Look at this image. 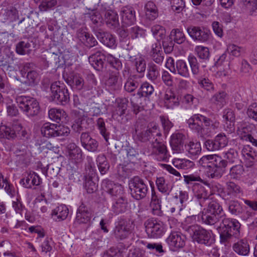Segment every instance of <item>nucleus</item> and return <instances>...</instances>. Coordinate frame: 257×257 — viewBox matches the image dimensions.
Returning <instances> with one entry per match:
<instances>
[{"label": "nucleus", "instance_id": "29", "mask_svg": "<svg viewBox=\"0 0 257 257\" xmlns=\"http://www.w3.org/2000/svg\"><path fill=\"white\" fill-rule=\"evenodd\" d=\"M225 193L230 198L237 197L242 194L240 186L232 181L226 183Z\"/></svg>", "mask_w": 257, "mask_h": 257}, {"label": "nucleus", "instance_id": "13", "mask_svg": "<svg viewBox=\"0 0 257 257\" xmlns=\"http://www.w3.org/2000/svg\"><path fill=\"white\" fill-rule=\"evenodd\" d=\"M152 154L159 161L167 162L169 157L166 146L157 139L152 144Z\"/></svg>", "mask_w": 257, "mask_h": 257}, {"label": "nucleus", "instance_id": "14", "mask_svg": "<svg viewBox=\"0 0 257 257\" xmlns=\"http://www.w3.org/2000/svg\"><path fill=\"white\" fill-rule=\"evenodd\" d=\"M185 136L181 133L173 134L170 141V146L174 153L181 154L184 152Z\"/></svg>", "mask_w": 257, "mask_h": 257}, {"label": "nucleus", "instance_id": "49", "mask_svg": "<svg viewBox=\"0 0 257 257\" xmlns=\"http://www.w3.org/2000/svg\"><path fill=\"white\" fill-rule=\"evenodd\" d=\"M202 120L204 126V128L209 132H214L219 127V122L217 120H213L204 115H203Z\"/></svg>", "mask_w": 257, "mask_h": 257}, {"label": "nucleus", "instance_id": "36", "mask_svg": "<svg viewBox=\"0 0 257 257\" xmlns=\"http://www.w3.org/2000/svg\"><path fill=\"white\" fill-rule=\"evenodd\" d=\"M227 94L220 91L214 94L210 99V102L215 105L217 109L221 108L226 103Z\"/></svg>", "mask_w": 257, "mask_h": 257}, {"label": "nucleus", "instance_id": "40", "mask_svg": "<svg viewBox=\"0 0 257 257\" xmlns=\"http://www.w3.org/2000/svg\"><path fill=\"white\" fill-rule=\"evenodd\" d=\"M156 184L158 190L166 195H169L172 191V187L167 182L163 177L157 178Z\"/></svg>", "mask_w": 257, "mask_h": 257}, {"label": "nucleus", "instance_id": "35", "mask_svg": "<svg viewBox=\"0 0 257 257\" xmlns=\"http://www.w3.org/2000/svg\"><path fill=\"white\" fill-rule=\"evenodd\" d=\"M50 118L57 122H64L67 120L66 113L63 110L57 108H51L49 111Z\"/></svg>", "mask_w": 257, "mask_h": 257}, {"label": "nucleus", "instance_id": "62", "mask_svg": "<svg viewBox=\"0 0 257 257\" xmlns=\"http://www.w3.org/2000/svg\"><path fill=\"white\" fill-rule=\"evenodd\" d=\"M171 9L176 13H181L185 7L184 0H170Z\"/></svg>", "mask_w": 257, "mask_h": 257}, {"label": "nucleus", "instance_id": "51", "mask_svg": "<svg viewBox=\"0 0 257 257\" xmlns=\"http://www.w3.org/2000/svg\"><path fill=\"white\" fill-rule=\"evenodd\" d=\"M188 60L192 74L195 76H198L200 73V69L197 58L194 56L190 55L188 57Z\"/></svg>", "mask_w": 257, "mask_h": 257}, {"label": "nucleus", "instance_id": "63", "mask_svg": "<svg viewBox=\"0 0 257 257\" xmlns=\"http://www.w3.org/2000/svg\"><path fill=\"white\" fill-rule=\"evenodd\" d=\"M227 51L230 55L239 57L242 53L244 52V49L234 44H229L227 46Z\"/></svg>", "mask_w": 257, "mask_h": 257}, {"label": "nucleus", "instance_id": "50", "mask_svg": "<svg viewBox=\"0 0 257 257\" xmlns=\"http://www.w3.org/2000/svg\"><path fill=\"white\" fill-rule=\"evenodd\" d=\"M97 126L99 131L100 134L104 139L107 145L109 144L108 140L109 139V133L107 131L105 127V124L104 119L99 117L97 120Z\"/></svg>", "mask_w": 257, "mask_h": 257}, {"label": "nucleus", "instance_id": "43", "mask_svg": "<svg viewBox=\"0 0 257 257\" xmlns=\"http://www.w3.org/2000/svg\"><path fill=\"white\" fill-rule=\"evenodd\" d=\"M173 165L179 169L188 170L193 168V162L186 159L175 158L173 160Z\"/></svg>", "mask_w": 257, "mask_h": 257}, {"label": "nucleus", "instance_id": "47", "mask_svg": "<svg viewBox=\"0 0 257 257\" xmlns=\"http://www.w3.org/2000/svg\"><path fill=\"white\" fill-rule=\"evenodd\" d=\"M85 178L92 179L96 174V169L93 159L91 157H87V163L85 165Z\"/></svg>", "mask_w": 257, "mask_h": 257}, {"label": "nucleus", "instance_id": "21", "mask_svg": "<svg viewBox=\"0 0 257 257\" xmlns=\"http://www.w3.org/2000/svg\"><path fill=\"white\" fill-rule=\"evenodd\" d=\"M94 32L97 39L104 45L109 48H113L116 46L115 38L112 34L105 32L101 29L94 30Z\"/></svg>", "mask_w": 257, "mask_h": 257}, {"label": "nucleus", "instance_id": "23", "mask_svg": "<svg viewBox=\"0 0 257 257\" xmlns=\"http://www.w3.org/2000/svg\"><path fill=\"white\" fill-rule=\"evenodd\" d=\"M193 190L195 197L199 200L201 206L204 205L205 201L210 199L208 190L202 185L198 183L195 184Z\"/></svg>", "mask_w": 257, "mask_h": 257}, {"label": "nucleus", "instance_id": "41", "mask_svg": "<svg viewBox=\"0 0 257 257\" xmlns=\"http://www.w3.org/2000/svg\"><path fill=\"white\" fill-rule=\"evenodd\" d=\"M17 125L13 127H16ZM16 137V132L14 128L10 126L2 124L0 125V138H6L7 139H13Z\"/></svg>", "mask_w": 257, "mask_h": 257}, {"label": "nucleus", "instance_id": "19", "mask_svg": "<svg viewBox=\"0 0 257 257\" xmlns=\"http://www.w3.org/2000/svg\"><path fill=\"white\" fill-rule=\"evenodd\" d=\"M67 154L68 159L75 163H80L83 160L81 149L74 143H70L68 145Z\"/></svg>", "mask_w": 257, "mask_h": 257}, {"label": "nucleus", "instance_id": "27", "mask_svg": "<svg viewBox=\"0 0 257 257\" xmlns=\"http://www.w3.org/2000/svg\"><path fill=\"white\" fill-rule=\"evenodd\" d=\"M163 99L165 105L168 108H172L179 104L178 98L175 96L174 92L169 88L166 89Z\"/></svg>", "mask_w": 257, "mask_h": 257}, {"label": "nucleus", "instance_id": "18", "mask_svg": "<svg viewBox=\"0 0 257 257\" xmlns=\"http://www.w3.org/2000/svg\"><path fill=\"white\" fill-rule=\"evenodd\" d=\"M233 251L239 256H245L250 253V245L246 238L238 239L232 244Z\"/></svg>", "mask_w": 257, "mask_h": 257}, {"label": "nucleus", "instance_id": "4", "mask_svg": "<svg viewBox=\"0 0 257 257\" xmlns=\"http://www.w3.org/2000/svg\"><path fill=\"white\" fill-rule=\"evenodd\" d=\"M42 135L47 138L67 137L70 130L67 126L50 122L45 123L41 128Z\"/></svg>", "mask_w": 257, "mask_h": 257}, {"label": "nucleus", "instance_id": "64", "mask_svg": "<svg viewBox=\"0 0 257 257\" xmlns=\"http://www.w3.org/2000/svg\"><path fill=\"white\" fill-rule=\"evenodd\" d=\"M246 113L248 116L254 120L257 126V103L254 102L249 105Z\"/></svg>", "mask_w": 257, "mask_h": 257}, {"label": "nucleus", "instance_id": "59", "mask_svg": "<svg viewBox=\"0 0 257 257\" xmlns=\"http://www.w3.org/2000/svg\"><path fill=\"white\" fill-rule=\"evenodd\" d=\"M228 210L232 215H238L242 213L243 208L237 201H231L228 204Z\"/></svg>", "mask_w": 257, "mask_h": 257}, {"label": "nucleus", "instance_id": "34", "mask_svg": "<svg viewBox=\"0 0 257 257\" xmlns=\"http://www.w3.org/2000/svg\"><path fill=\"white\" fill-rule=\"evenodd\" d=\"M185 149L190 157H196L201 152L200 143L196 141L188 142L185 145Z\"/></svg>", "mask_w": 257, "mask_h": 257}, {"label": "nucleus", "instance_id": "48", "mask_svg": "<svg viewBox=\"0 0 257 257\" xmlns=\"http://www.w3.org/2000/svg\"><path fill=\"white\" fill-rule=\"evenodd\" d=\"M128 100L125 98H117L115 99L116 113L119 116L125 113L127 108Z\"/></svg>", "mask_w": 257, "mask_h": 257}, {"label": "nucleus", "instance_id": "17", "mask_svg": "<svg viewBox=\"0 0 257 257\" xmlns=\"http://www.w3.org/2000/svg\"><path fill=\"white\" fill-rule=\"evenodd\" d=\"M82 147L89 152H96L98 150L99 144L87 133H82L80 137Z\"/></svg>", "mask_w": 257, "mask_h": 257}, {"label": "nucleus", "instance_id": "26", "mask_svg": "<svg viewBox=\"0 0 257 257\" xmlns=\"http://www.w3.org/2000/svg\"><path fill=\"white\" fill-rule=\"evenodd\" d=\"M69 214V209L66 205L61 204L54 209L51 212L52 218L55 221L65 220Z\"/></svg>", "mask_w": 257, "mask_h": 257}, {"label": "nucleus", "instance_id": "33", "mask_svg": "<svg viewBox=\"0 0 257 257\" xmlns=\"http://www.w3.org/2000/svg\"><path fill=\"white\" fill-rule=\"evenodd\" d=\"M175 72L173 74H178L184 78H188L190 76L189 68L186 62L183 60H178L176 62Z\"/></svg>", "mask_w": 257, "mask_h": 257}, {"label": "nucleus", "instance_id": "56", "mask_svg": "<svg viewBox=\"0 0 257 257\" xmlns=\"http://www.w3.org/2000/svg\"><path fill=\"white\" fill-rule=\"evenodd\" d=\"M195 52L201 59L206 60L209 59L210 52L208 48L203 46H197L195 48Z\"/></svg>", "mask_w": 257, "mask_h": 257}, {"label": "nucleus", "instance_id": "30", "mask_svg": "<svg viewBox=\"0 0 257 257\" xmlns=\"http://www.w3.org/2000/svg\"><path fill=\"white\" fill-rule=\"evenodd\" d=\"M238 6L243 11L251 15L257 14V1L256 0H239Z\"/></svg>", "mask_w": 257, "mask_h": 257}, {"label": "nucleus", "instance_id": "8", "mask_svg": "<svg viewBox=\"0 0 257 257\" xmlns=\"http://www.w3.org/2000/svg\"><path fill=\"white\" fill-rule=\"evenodd\" d=\"M227 165V161L219 156L206 170V174L210 178H220L224 174Z\"/></svg>", "mask_w": 257, "mask_h": 257}, {"label": "nucleus", "instance_id": "52", "mask_svg": "<svg viewBox=\"0 0 257 257\" xmlns=\"http://www.w3.org/2000/svg\"><path fill=\"white\" fill-rule=\"evenodd\" d=\"M154 91L153 86L150 83L146 82L141 85L138 92V94L142 97H147L152 95Z\"/></svg>", "mask_w": 257, "mask_h": 257}, {"label": "nucleus", "instance_id": "61", "mask_svg": "<svg viewBox=\"0 0 257 257\" xmlns=\"http://www.w3.org/2000/svg\"><path fill=\"white\" fill-rule=\"evenodd\" d=\"M159 75V70L158 67L155 64H149L148 67V78L151 80H156Z\"/></svg>", "mask_w": 257, "mask_h": 257}, {"label": "nucleus", "instance_id": "31", "mask_svg": "<svg viewBox=\"0 0 257 257\" xmlns=\"http://www.w3.org/2000/svg\"><path fill=\"white\" fill-rule=\"evenodd\" d=\"M39 167H40L42 173L45 175L46 177L50 179L56 177L58 175L60 169V168L55 164L48 165L46 167H43L42 164H41L39 165Z\"/></svg>", "mask_w": 257, "mask_h": 257}, {"label": "nucleus", "instance_id": "53", "mask_svg": "<svg viewBox=\"0 0 257 257\" xmlns=\"http://www.w3.org/2000/svg\"><path fill=\"white\" fill-rule=\"evenodd\" d=\"M171 39L178 44H183L186 40V37L183 31L178 29H173L171 32Z\"/></svg>", "mask_w": 257, "mask_h": 257}, {"label": "nucleus", "instance_id": "46", "mask_svg": "<svg viewBox=\"0 0 257 257\" xmlns=\"http://www.w3.org/2000/svg\"><path fill=\"white\" fill-rule=\"evenodd\" d=\"M222 217L217 216L216 214L205 211L202 212L201 219L203 223L208 225H214L215 223L220 221Z\"/></svg>", "mask_w": 257, "mask_h": 257}, {"label": "nucleus", "instance_id": "55", "mask_svg": "<svg viewBox=\"0 0 257 257\" xmlns=\"http://www.w3.org/2000/svg\"><path fill=\"white\" fill-rule=\"evenodd\" d=\"M219 156L216 155H205L203 156L198 161L199 164L202 167L205 168L206 170L214 162Z\"/></svg>", "mask_w": 257, "mask_h": 257}, {"label": "nucleus", "instance_id": "3", "mask_svg": "<svg viewBox=\"0 0 257 257\" xmlns=\"http://www.w3.org/2000/svg\"><path fill=\"white\" fill-rule=\"evenodd\" d=\"M16 101L20 109L28 116L37 115L40 111L39 102L34 98L21 95L17 97Z\"/></svg>", "mask_w": 257, "mask_h": 257}, {"label": "nucleus", "instance_id": "25", "mask_svg": "<svg viewBox=\"0 0 257 257\" xmlns=\"http://www.w3.org/2000/svg\"><path fill=\"white\" fill-rule=\"evenodd\" d=\"M134 9L130 6H125L121 8L120 15L122 22L127 25H131L136 21V15Z\"/></svg>", "mask_w": 257, "mask_h": 257}, {"label": "nucleus", "instance_id": "28", "mask_svg": "<svg viewBox=\"0 0 257 257\" xmlns=\"http://www.w3.org/2000/svg\"><path fill=\"white\" fill-rule=\"evenodd\" d=\"M20 182L26 188H31L33 186L39 185L42 180L37 174L33 173L28 174L26 178L22 179Z\"/></svg>", "mask_w": 257, "mask_h": 257}, {"label": "nucleus", "instance_id": "1", "mask_svg": "<svg viewBox=\"0 0 257 257\" xmlns=\"http://www.w3.org/2000/svg\"><path fill=\"white\" fill-rule=\"evenodd\" d=\"M220 221L221 223L218 227L221 243L229 241L232 236L239 237L240 224L236 219L226 218L225 216Z\"/></svg>", "mask_w": 257, "mask_h": 257}, {"label": "nucleus", "instance_id": "2", "mask_svg": "<svg viewBox=\"0 0 257 257\" xmlns=\"http://www.w3.org/2000/svg\"><path fill=\"white\" fill-rule=\"evenodd\" d=\"M128 185L130 194L135 199L140 200L147 196L149 190L147 180L136 176L130 180Z\"/></svg>", "mask_w": 257, "mask_h": 257}, {"label": "nucleus", "instance_id": "7", "mask_svg": "<svg viewBox=\"0 0 257 257\" xmlns=\"http://www.w3.org/2000/svg\"><path fill=\"white\" fill-rule=\"evenodd\" d=\"M132 224L124 219L120 220L113 229L112 235L117 240L127 238L132 232Z\"/></svg>", "mask_w": 257, "mask_h": 257}, {"label": "nucleus", "instance_id": "22", "mask_svg": "<svg viewBox=\"0 0 257 257\" xmlns=\"http://www.w3.org/2000/svg\"><path fill=\"white\" fill-rule=\"evenodd\" d=\"M105 59L106 56L100 51H97L95 53L91 54L88 58L90 64L97 71L102 69Z\"/></svg>", "mask_w": 257, "mask_h": 257}, {"label": "nucleus", "instance_id": "6", "mask_svg": "<svg viewBox=\"0 0 257 257\" xmlns=\"http://www.w3.org/2000/svg\"><path fill=\"white\" fill-rule=\"evenodd\" d=\"M51 97L54 101L62 105H65L69 101L68 91L65 88L64 83L55 81L51 85Z\"/></svg>", "mask_w": 257, "mask_h": 257}, {"label": "nucleus", "instance_id": "54", "mask_svg": "<svg viewBox=\"0 0 257 257\" xmlns=\"http://www.w3.org/2000/svg\"><path fill=\"white\" fill-rule=\"evenodd\" d=\"M244 172V169L242 166L238 165H235L230 169L229 176L231 179H239Z\"/></svg>", "mask_w": 257, "mask_h": 257}, {"label": "nucleus", "instance_id": "12", "mask_svg": "<svg viewBox=\"0 0 257 257\" xmlns=\"http://www.w3.org/2000/svg\"><path fill=\"white\" fill-rule=\"evenodd\" d=\"M105 87L110 91L119 90L122 86V81L118 70L109 71L105 80Z\"/></svg>", "mask_w": 257, "mask_h": 257}, {"label": "nucleus", "instance_id": "39", "mask_svg": "<svg viewBox=\"0 0 257 257\" xmlns=\"http://www.w3.org/2000/svg\"><path fill=\"white\" fill-rule=\"evenodd\" d=\"M209 202L206 211L216 214L219 217H223L225 214L223 212V208L220 204L216 200H209Z\"/></svg>", "mask_w": 257, "mask_h": 257}, {"label": "nucleus", "instance_id": "44", "mask_svg": "<svg viewBox=\"0 0 257 257\" xmlns=\"http://www.w3.org/2000/svg\"><path fill=\"white\" fill-rule=\"evenodd\" d=\"M146 16L147 19L154 20L158 16L156 6L152 1H149L145 6Z\"/></svg>", "mask_w": 257, "mask_h": 257}, {"label": "nucleus", "instance_id": "5", "mask_svg": "<svg viewBox=\"0 0 257 257\" xmlns=\"http://www.w3.org/2000/svg\"><path fill=\"white\" fill-rule=\"evenodd\" d=\"M190 229L193 231V240L199 243L210 246L215 242L214 236L210 230H207L197 225H192Z\"/></svg>", "mask_w": 257, "mask_h": 257}, {"label": "nucleus", "instance_id": "20", "mask_svg": "<svg viewBox=\"0 0 257 257\" xmlns=\"http://www.w3.org/2000/svg\"><path fill=\"white\" fill-rule=\"evenodd\" d=\"M160 136L161 133L158 125L153 122L149 123L146 131L138 135L139 140L143 142L149 141L152 137Z\"/></svg>", "mask_w": 257, "mask_h": 257}, {"label": "nucleus", "instance_id": "15", "mask_svg": "<svg viewBox=\"0 0 257 257\" xmlns=\"http://www.w3.org/2000/svg\"><path fill=\"white\" fill-rule=\"evenodd\" d=\"M91 217L92 213L90 209L82 203L77 209L74 224H87L90 222Z\"/></svg>", "mask_w": 257, "mask_h": 257}, {"label": "nucleus", "instance_id": "32", "mask_svg": "<svg viewBox=\"0 0 257 257\" xmlns=\"http://www.w3.org/2000/svg\"><path fill=\"white\" fill-rule=\"evenodd\" d=\"M127 200L122 196L114 199L112 205V211L117 214L124 212L127 207Z\"/></svg>", "mask_w": 257, "mask_h": 257}, {"label": "nucleus", "instance_id": "38", "mask_svg": "<svg viewBox=\"0 0 257 257\" xmlns=\"http://www.w3.org/2000/svg\"><path fill=\"white\" fill-rule=\"evenodd\" d=\"M161 201L154 190L152 191V196L150 202V207L153 214L160 215L161 214Z\"/></svg>", "mask_w": 257, "mask_h": 257}, {"label": "nucleus", "instance_id": "10", "mask_svg": "<svg viewBox=\"0 0 257 257\" xmlns=\"http://www.w3.org/2000/svg\"><path fill=\"white\" fill-rule=\"evenodd\" d=\"M186 239L185 235L180 232L172 231L166 241L171 250L177 251L185 246Z\"/></svg>", "mask_w": 257, "mask_h": 257}, {"label": "nucleus", "instance_id": "42", "mask_svg": "<svg viewBox=\"0 0 257 257\" xmlns=\"http://www.w3.org/2000/svg\"><path fill=\"white\" fill-rule=\"evenodd\" d=\"M97 167L101 175L105 174L108 171L110 165L104 154H99L96 160Z\"/></svg>", "mask_w": 257, "mask_h": 257}, {"label": "nucleus", "instance_id": "60", "mask_svg": "<svg viewBox=\"0 0 257 257\" xmlns=\"http://www.w3.org/2000/svg\"><path fill=\"white\" fill-rule=\"evenodd\" d=\"M105 17L107 24L116 26L118 24V16L115 12L112 11H108L106 12Z\"/></svg>", "mask_w": 257, "mask_h": 257}, {"label": "nucleus", "instance_id": "57", "mask_svg": "<svg viewBox=\"0 0 257 257\" xmlns=\"http://www.w3.org/2000/svg\"><path fill=\"white\" fill-rule=\"evenodd\" d=\"M199 86L208 91L212 92L215 90L213 82L207 78H200L198 81Z\"/></svg>", "mask_w": 257, "mask_h": 257}, {"label": "nucleus", "instance_id": "45", "mask_svg": "<svg viewBox=\"0 0 257 257\" xmlns=\"http://www.w3.org/2000/svg\"><path fill=\"white\" fill-rule=\"evenodd\" d=\"M129 61H130L136 67L138 72H144L146 70V63L145 59L142 56H137L135 57L129 56Z\"/></svg>", "mask_w": 257, "mask_h": 257}, {"label": "nucleus", "instance_id": "37", "mask_svg": "<svg viewBox=\"0 0 257 257\" xmlns=\"http://www.w3.org/2000/svg\"><path fill=\"white\" fill-rule=\"evenodd\" d=\"M242 154L248 166H251L253 162L257 161V152L248 146L243 148Z\"/></svg>", "mask_w": 257, "mask_h": 257}, {"label": "nucleus", "instance_id": "9", "mask_svg": "<svg viewBox=\"0 0 257 257\" xmlns=\"http://www.w3.org/2000/svg\"><path fill=\"white\" fill-rule=\"evenodd\" d=\"M146 231L150 238H158L165 233L164 223L160 221L148 220L145 223Z\"/></svg>", "mask_w": 257, "mask_h": 257}, {"label": "nucleus", "instance_id": "58", "mask_svg": "<svg viewBox=\"0 0 257 257\" xmlns=\"http://www.w3.org/2000/svg\"><path fill=\"white\" fill-rule=\"evenodd\" d=\"M31 44L28 42L21 41L19 42L16 48V52L20 55H25L30 52Z\"/></svg>", "mask_w": 257, "mask_h": 257}, {"label": "nucleus", "instance_id": "16", "mask_svg": "<svg viewBox=\"0 0 257 257\" xmlns=\"http://www.w3.org/2000/svg\"><path fill=\"white\" fill-rule=\"evenodd\" d=\"M203 115L195 114L187 120L188 127L201 136L205 134V128L203 126Z\"/></svg>", "mask_w": 257, "mask_h": 257}, {"label": "nucleus", "instance_id": "11", "mask_svg": "<svg viewBox=\"0 0 257 257\" xmlns=\"http://www.w3.org/2000/svg\"><path fill=\"white\" fill-rule=\"evenodd\" d=\"M187 32L195 41L205 43L210 39V32L205 28L192 26L187 28Z\"/></svg>", "mask_w": 257, "mask_h": 257}, {"label": "nucleus", "instance_id": "24", "mask_svg": "<svg viewBox=\"0 0 257 257\" xmlns=\"http://www.w3.org/2000/svg\"><path fill=\"white\" fill-rule=\"evenodd\" d=\"M77 37L86 47H93L97 44L95 38L83 29H79L77 32Z\"/></svg>", "mask_w": 257, "mask_h": 257}]
</instances>
